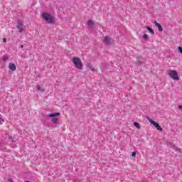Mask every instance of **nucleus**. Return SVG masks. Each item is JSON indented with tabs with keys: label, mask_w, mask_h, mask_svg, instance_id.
Here are the masks:
<instances>
[{
	"label": "nucleus",
	"mask_w": 182,
	"mask_h": 182,
	"mask_svg": "<svg viewBox=\"0 0 182 182\" xmlns=\"http://www.w3.org/2000/svg\"><path fill=\"white\" fill-rule=\"evenodd\" d=\"M178 52H179V53H182V48L181 47L178 48Z\"/></svg>",
	"instance_id": "nucleus-18"
},
{
	"label": "nucleus",
	"mask_w": 182,
	"mask_h": 182,
	"mask_svg": "<svg viewBox=\"0 0 182 182\" xmlns=\"http://www.w3.org/2000/svg\"><path fill=\"white\" fill-rule=\"evenodd\" d=\"M143 38L145 39V40L149 39V35H147V34H144Z\"/></svg>",
	"instance_id": "nucleus-16"
},
{
	"label": "nucleus",
	"mask_w": 182,
	"mask_h": 182,
	"mask_svg": "<svg viewBox=\"0 0 182 182\" xmlns=\"http://www.w3.org/2000/svg\"><path fill=\"white\" fill-rule=\"evenodd\" d=\"M11 182H14L12 180H11Z\"/></svg>",
	"instance_id": "nucleus-22"
},
{
	"label": "nucleus",
	"mask_w": 182,
	"mask_h": 182,
	"mask_svg": "<svg viewBox=\"0 0 182 182\" xmlns=\"http://www.w3.org/2000/svg\"><path fill=\"white\" fill-rule=\"evenodd\" d=\"M17 29L18 30V32L22 33L23 32V31H25V29H26V26L23 25V23H22V21H18Z\"/></svg>",
	"instance_id": "nucleus-5"
},
{
	"label": "nucleus",
	"mask_w": 182,
	"mask_h": 182,
	"mask_svg": "<svg viewBox=\"0 0 182 182\" xmlns=\"http://www.w3.org/2000/svg\"><path fill=\"white\" fill-rule=\"evenodd\" d=\"M104 42L106 43V45H112V43H113V40L109 36H105Z\"/></svg>",
	"instance_id": "nucleus-6"
},
{
	"label": "nucleus",
	"mask_w": 182,
	"mask_h": 182,
	"mask_svg": "<svg viewBox=\"0 0 182 182\" xmlns=\"http://www.w3.org/2000/svg\"><path fill=\"white\" fill-rule=\"evenodd\" d=\"M4 43H6V38H3Z\"/></svg>",
	"instance_id": "nucleus-20"
},
{
	"label": "nucleus",
	"mask_w": 182,
	"mask_h": 182,
	"mask_svg": "<svg viewBox=\"0 0 182 182\" xmlns=\"http://www.w3.org/2000/svg\"><path fill=\"white\" fill-rule=\"evenodd\" d=\"M94 23H95V21H92V20H90V21H88V22H87L88 26H92V25H94Z\"/></svg>",
	"instance_id": "nucleus-14"
},
{
	"label": "nucleus",
	"mask_w": 182,
	"mask_h": 182,
	"mask_svg": "<svg viewBox=\"0 0 182 182\" xmlns=\"http://www.w3.org/2000/svg\"><path fill=\"white\" fill-rule=\"evenodd\" d=\"M154 23L156 26L158 27V29L159 31H160V32H163V27L161 26V25H160V23H157V21H156L154 22Z\"/></svg>",
	"instance_id": "nucleus-8"
},
{
	"label": "nucleus",
	"mask_w": 182,
	"mask_h": 182,
	"mask_svg": "<svg viewBox=\"0 0 182 182\" xmlns=\"http://www.w3.org/2000/svg\"><path fill=\"white\" fill-rule=\"evenodd\" d=\"M9 69H10V70H12L13 72H15V70H16V65H15V64L14 63H10L9 65Z\"/></svg>",
	"instance_id": "nucleus-7"
},
{
	"label": "nucleus",
	"mask_w": 182,
	"mask_h": 182,
	"mask_svg": "<svg viewBox=\"0 0 182 182\" xmlns=\"http://www.w3.org/2000/svg\"><path fill=\"white\" fill-rule=\"evenodd\" d=\"M134 126H135V127H136V129H141V127H140V124H139V122H134Z\"/></svg>",
	"instance_id": "nucleus-13"
},
{
	"label": "nucleus",
	"mask_w": 182,
	"mask_h": 182,
	"mask_svg": "<svg viewBox=\"0 0 182 182\" xmlns=\"http://www.w3.org/2000/svg\"><path fill=\"white\" fill-rule=\"evenodd\" d=\"M20 48H21V49H23V45H21V46H20Z\"/></svg>",
	"instance_id": "nucleus-21"
},
{
	"label": "nucleus",
	"mask_w": 182,
	"mask_h": 182,
	"mask_svg": "<svg viewBox=\"0 0 182 182\" xmlns=\"http://www.w3.org/2000/svg\"><path fill=\"white\" fill-rule=\"evenodd\" d=\"M168 75L173 80H180V77H178V73L176 70H169L167 72Z\"/></svg>",
	"instance_id": "nucleus-3"
},
{
	"label": "nucleus",
	"mask_w": 182,
	"mask_h": 182,
	"mask_svg": "<svg viewBox=\"0 0 182 182\" xmlns=\"http://www.w3.org/2000/svg\"><path fill=\"white\" fill-rule=\"evenodd\" d=\"M148 121L149 122V123H151V124H153V126H154V127H156V129L159 130V132H163V128L160 126V124L159 123L156 122V121H153L150 118H148Z\"/></svg>",
	"instance_id": "nucleus-4"
},
{
	"label": "nucleus",
	"mask_w": 182,
	"mask_h": 182,
	"mask_svg": "<svg viewBox=\"0 0 182 182\" xmlns=\"http://www.w3.org/2000/svg\"><path fill=\"white\" fill-rule=\"evenodd\" d=\"M132 157H136V151L132 152Z\"/></svg>",
	"instance_id": "nucleus-19"
},
{
	"label": "nucleus",
	"mask_w": 182,
	"mask_h": 182,
	"mask_svg": "<svg viewBox=\"0 0 182 182\" xmlns=\"http://www.w3.org/2000/svg\"><path fill=\"white\" fill-rule=\"evenodd\" d=\"M73 63L76 69H79V70H82L83 69V64L82 63V60H80L78 57L73 58Z\"/></svg>",
	"instance_id": "nucleus-1"
},
{
	"label": "nucleus",
	"mask_w": 182,
	"mask_h": 182,
	"mask_svg": "<svg viewBox=\"0 0 182 182\" xmlns=\"http://www.w3.org/2000/svg\"><path fill=\"white\" fill-rule=\"evenodd\" d=\"M48 117H56V116H60V113L55 112L53 114H48Z\"/></svg>",
	"instance_id": "nucleus-10"
},
{
	"label": "nucleus",
	"mask_w": 182,
	"mask_h": 182,
	"mask_svg": "<svg viewBox=\"0 0 182 182\" xmlns=\"http://www.w3.org/2000/svg\"><path fill=\"white\" fill-rule=\"evenodd\" d=\"M36 88L40 92H44L43 89H42V87H41V85H37Z\"/></svg>",
	"instance_id": "nucleus-15"
},
{
	"label": "nucleus",
	"mask_w": 182,
	"mask_h": 182,
	"mask_svg": "<svg viewBox=\"0 0 182 182\" xmlns=\"http://www.w3.org/2000/svg\"><path fill=\"white\" fill-rule=\"evenodd\" d=\"M86 68H87V69H88V70H91L92 72H95V67H93V65H92V64H87Z\"/></svg>",
	"instance_id": "nucleus-9"
},
{
	"label": "nucleus",
	"mask_w": 182,
	"mask_h": 182,
	"mask_svg": "<svg viewBox=\"0 0 182 182\" xmlns=\"http://www.w3.org/2000/svg\"><path fill=\"white\" fill-rule=\"evenodd\" d=\"M146 29H147V31H149L150 32V33H151V35H154V29H152L149 26H146Z\"/></svg>",
	"instance_id": "nucleus-11"
},
{
	"label": "nucleus",
	"mask_w": 182,
	"mask_h": 182,
	"mask_svg": "<svg viewBox=\"0 0 182 182\" xmlns=\"http://www.w3.org/2000/svg\"><path fill=\"white\" fill-rule=\"evenodd\" d=\"M8 59H9V57H8V56H4L3 57V60L5 62V61H6V60H8Z\"/></svg>",
	"instance_id": "nucleus-17"
},
{
	"label": "nucleus",
	"mask_w": 182,
	"mask_h": 182,
	"mask_svg": "<svg viewBox=\"0 0 182 182\" xmlns=\"http://www.w3.org/2000/svg\"><path fill=\"white\" fill-rule=\"evenodd\" d=\"M52 122H53V123H54L55 124H58V123L59 122V119H58V118H53V119H52Z\"/></svg>",
	"instance_id": "nucleus-12"
},
{
	"label": "nucleus",
	"mask_w": 182,
	"mask_h": 182,
	"mask_svg": "<svg viewBox=\"0 0 182 182\" xmlns=\"http://www.w3.org/2000/svg\"><path fill=\"white\" fill-rule=\"evenodd\" d=\"M42 18L47 22V23H52L53 22V16L48 12H44L42 14Z\"/></svg>",
	"instance_id": "nucleus-2"
}]
</instances>
